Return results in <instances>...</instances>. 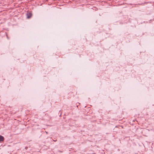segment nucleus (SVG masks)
<instances>
[{
    "label": "nucleus",
    "instance_id": "2",
    "mask_svg": "<svg viewBox=\"0 0 154 154\" xmlns=\"http://www.w3.org/2000/svg\"><path fill=\"white\" fill-rule=\"evenodd\" d=\"M4 139L3 137L0 135V141H4Z\"/></svg>",
    "mask_w": 154,
    "mask_h": 154
},
{
    "label": "nucleus",
    "instance_id": "1",
    "mask_svg": "<svg viewBox=\"0 0 154 154\" xmlns=\"http://www.w3.org/2000/svg\"><path fill=\"white\" fill-rule=\"evenodd\" d=\"M32 15V14L30 12L29 13L27 14V17L28 18H30L31 17Z\"/></svg>",
    "mask_w": 154,
    "mask_h": 154
},
{
    "label": "nucleus",
    "instance_id": "3",
    "mask_svg": "<svg viewBox=\"0 0 154 154\" xmlns=\"http://www.w3.org/2000/svg\"><path fill=\"white\" fill-rule=\"evenodd\" d=\"M46 132V133L47 134H48V132Z\"/></svg>",
    "mask_w": 154,
    "mask_h": 154
}]
</instances>
